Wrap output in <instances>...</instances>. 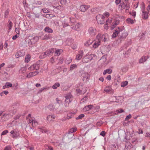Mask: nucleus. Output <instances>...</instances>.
Masks as SVG:
<instances>
[{
  "mask_svg": "<svg viewBox=\"0 0 150 150\" xmlns=\"http://www.w3.org/2000/svg\"><path fill=\"white\" fill-rule=\"evenodd\" d=\"M34 65L35 68V70L38 69L40 67V66L39 64H33Z\"/></svg>",
  "mask_w": 150,
  "mask_h": 150,
  "instance_id": "52",
  "label": "nucleus"
},
{
  "mask_svg": "<svg viewBox=\"0 0 150 150\" xmlns=\"http://www.w3.org/2000/svg\"><path fill=\"white\" fill-rule=\"evenodd\" d=\"M33 14L35 15V18H39L40 17V15L41 14V12H39L38 13H36Z\"/></svg>",
  "mask_w": 150,
  "mask_h": 150,
  "instance_id": "42",
  "label": "nucleus"
},
{
  "mask_svg": "<svg viewBox=\"0 0 150 150\" xmlns=\"http://www.w3.org/2000/svg\"><path fill=\"white\" fill-rule=\"evenodd\" d=\"M4 150H11V148L10 146H6Z\"/></svg>",
  "mask_w": 150,
  "mask_h": 150,
  "instance_id": "63",
  "label": "nucleus"
},
{
  "mask_svg": "<svg viewBox=\"0 0 150 150\" xmlns=\"http://www.w3.org/2000/svg\"><path fill=\"white\" fill-rule=\"evenodd\" d=\"M112 19L110 18H108L106 20V23H107V24L108 23H111V22H112Z\"/></svg>",
  "mask_w": 150,
  "mask_h": 150,
  "instance_id": "51",
  "label": "nucleus"
},
{
  "mask_svg": "<svg viewBox=\"0 0 150 150\" xmlns=\"http://www.w3.org/2000/svg\"><path fill=\"white\" fill-rule=\"evenodd\" d=\"M52 38V37L50 34H45L42 35L41 36L42 39L43 40H47L51 39Z\"/></svg>",
  "mask_w": 150,
  "mask_h": 150,
  "instance_id": "14",
  "label": "nucleus"
},
{
  "mask_svg": "<svg viewBox=\"0 0 150 150\" xmlns=\"http://www.w3.org/2000/svg\"><path fill=\"white\" fill-rule=\"evenodd\" d=\"M95 56L96 55L93 54L86 55L82 59V62L83 63H87L91 61Z\"/></svg>",
  "mask_w": 150,
  "mask_h": 150,
  "instance_id": "3",
  "label": "nucleus"
},
{
  "mask_svg": "<svg viewBox=\"0 0 150 150\" xmlns=\"http://www.w3.org/2000/svg\"><path fill=\"white\" fill-rule=\"evenodd\" d=\"M30 57L29 56H27L25 58V62L28 63L30 60Z\"/></svg>",
  "mask_w": 150,
  "mask_h": 150,
  "instance_id": "48",
  "label": "nucleus"
},
{
  "mask_svg": "<svg viewBox=\"0 0 150 150\" xmlns=\"http://www.w3.org/2000/svg\"><path fill=\"white\" fill-rule=\"evenodd\" d=\"M84 117V115L83 114H81L79 115L78 117L76 118V119L79 120L82 118Z\"/></svg>",
  "mask_w": 150,
  "mask_h": 150,
  "instance_id": "45",
  "label": "nucleus"
},
{
  "mask_svg": "<svg viewBox=\"0 0 150 150\" xmlns=\"http://www.w3.org/2000/svg\"><path fill=\"white\" fill-rule=\"evenodd\" d=\"M38 123L36 120H33L32 122V125L33 127L35 126L38 125Z\"/></svg>",
  "mask_w": 150,
  "mask_h": 150,
  "instance_id": "44",
  "label": "nucleus"
},
{
  "mask_svg": "<svg viewBox=\"0 0 150 150\" xmlns=\"http://www.w3.org/2000/svg\"><path fill=\"white\" fill-rule=\"evenodd\" d=\"M60 86V84L59 83L57 82L56 83L54 84L52 87V88L54 89H56L57 88V87Z\"/></svg>",
  "mask_w": 150,
  "mask_h": 150,
  "instance_id": "27",
  "label": "nucleus"
},
{
  "mask_svg": "<svg viewBox=\"0 0 150 150\" xmlns=\"http://www.w3.org/2000/svg\"><path fill=\"white\" fill-rule=\"evenodd\" d=\"M10 133L12 135V137L13 138H15L18 137L19 135L18 130L16 129H14L11 131L10 132Z\"/></svg>",
  "mask_w": 150,
  "mask_h": 150,
  "instance_id": "7",
  "label": "nucleus"
},
{
  "mask_svg": "<svg viewBox=\"0 0 150 150\" xmlns=\"http://www.w3.org/2000/svg\"><path fill=\"white\" fill-rule=\"evenodd\" d=\"M44 30L45 32H47L48 33H52L53 32V30L50 28L49 27H46L45 29Z\"/></svg>",
  "mask_w": 150,
  "mask_h": 150,
  "instance_id": "24",
  "label": "nucleus"
},
{
  "mask_svg": "<svg viewBox=\"0 0 150 150\" xmlns=\"http://www.w3.org/2000/svg\"><path fill=\"white\" fill-rule=\"evenodd\" d=\"M83 55V50H80L78 52V54L76 55V60L77 61L80 60Z\"/></svg>",
  "mask_w": 150,
  "mask_h": 150,
  "instance_id": "10",
  "label": "nucleus"
},
{
  "mask_svg": "<svg viewBox=\"0 0 150 150\" xmlns=\"http://www.w3.org/2000/svg\"><path fill=\"white\" fill-rule=\"evenodd\" d=\"M76 91L79 93H81V94H84L86 92V90L85 88H82V89H81V88H79L77 89H76Z\"/></svg>",
  "mask_w": 150,
  "mask_h": 150,
  "instance_id": "20",
  "label": "nucleus"
},
{
  "mask_svg": "<svg viewBox=\"0 0 150 150\" xmlns=\"http://www.w3.org/2000/svg\"><path fill=\"white\" fill-rule=\"evenodd\" d=\"M129 14L132 15V16H133L134 18L135 17L136 15V12L135 11H133L132 12H129Z\"/></svg>",
  "mask_w": 150,
  "mask_h": 150,
  "instance_id": "50",
  "label": "nucleus"
},
{
  "mask_svg": "<svg viewBox=\"0 0 150 150\" xmlns=\"http://www.w3.org/2000/svg\"><path fill=\"white\" fill-rule=\"evenodd\" d=\"M72 61L70 57L67 58L66 60V62L67 64H69Z\"/></svg>",
  "mask_w": 150,
  "mask_h": 150,
  "instance_id": "40",
  "label": "nucleus"
},
{
  "mask_svg": "<svg viewBox=\"0 0 150 150\" xmlns=\"http://www.w3.org/2000/svg\"><path fill=\"white\" fill-rule=\"evenodd\" d=\"M47 120L48 121H51L52 120V115H49L47 116Z\"/></svg>",
  "mask_w": 150,
  "mask_h": 150,
  "instance_id": "55",
  "label": "nucleus"
},
{
  "mask_svg": "<svg viewBox=\"0 0 150 150\" xmlns=\"http://www.w3.org/2000/svg\"><path fill=\"white\" fill-rule=\"evenodd\" d=\"M96 18L99 24H102L105 23V21L104 15L99 14L96 16Z\"/></svg>",
  "mask_w": 150,
  "mask_h": 150,
  "instance_id": "4",
  "label": "nucleus"
},
{
  "mask_svg": "<svg viewBox=\"0 0 150 150\" xmlns=\"http://www.w3.org/2000/svg\"><path fill=\"white\" fill-rule=\"evenodd\" d=\"M24 55V53H23L21 51H19L17 52L16 54V56L17 58H18L19 57L23 56Z\"/></svg>",
  "mask_w": 150,
  "mask_h": 150,
  "instance_id": "23",
  "label": "nucleus"
},
{
  "mask_svg": "<svg viewBox=\"0 0 150 150\" xmlns=\"http://www.w3.org/2000/svg\"><path fill=\"white\" fill-rule=\"evenodd\" d=\"M114 19L110 27L111 29L113 30L115 28L117 25L120 23V21L118 18H120V16L119 15L115 14L114 16Z\"/></svg>",
  "mask_w": 150,
  "mask_h": 150,
  "instance_id": "2",
  "label": "nucleus"
},
{
  "mask_svg": "<svg viewBox=\"0 0 150 150\" xmlns=\"http://www.w3.org/2000/svg\"><path fill=\"white\" fill-rule=\"evenodd\" d=\"M128 84V82L127 81H125L121 83V86L122 87H124L127 86Z\"/></svg>",
  "mask_w": 150,
  "mask_h": 150,
  "instance_id": "39",
  "label": "nucleus"
},
{
  "mask_svg": "<svg viewBox=\"0 0 150 150\" xmlns=\"http://www.w3.org/2000/svg\"><path fill=\"white\" fill-rule=\"evenodd\" d=\"M127 5V2L126 3H125L123 2L122 4H121L119 5L118 8L120 10H122L123 9H125Z\"/></svg>",
  "mask_w": 150,
  "mask_h": 150,
  "instance_id": "16",
  "label": "nucleus"
},
{
  "mask_svg": "<svg viewBox=\"0 0 150 150\" xmlns=\"http://www.w3.org/2000/svg\"><path fill=\"white\" fill-rule=\"evenodd\" d=\"M77 67V65L75 64H73L71 65L70 67V70H72L76 68Z\"/></svg>",
  "mask_w": 150,
  "mask_h": 150,
  "instance_id": "37",
  "label": "nucleus"
},
{
  "mask_svg": "<svg viewBox=\"0 0 150 150\" xmlns=\"http://www.w3.org/2000/svg\"><path fill=\"white\" fill-rule=\"evenodd\" d=\"M39 72L37 71L34 72H30L27 75L26 77L27 78H30L32 77L35 76L38 74Z\"/></svg>",
  "mask_w": 150,
  "mask_h": 150,
  "instance_id": "13",
  "label": "nucleus"
},
{
  "mask_svg": "<svg viewBox=\"0 0 150 150\" xmlns=\"http://www.w3.org/2000/svg\"><path fill=\"white\" fill-rule=\"evenodd\" d=\"M90 7L89 5H81L79 8L80 10L82 12H84Z\"/></svg>",
  "mask_w": 150,
  "mask_h": 150,
  "instance_id": "12",
  "label": "nucleus"
},
{
  "mask_svg": "<svg viewBox=\"0 0 150 150\" xmlns=\"http://www.w3.org/2000/svg\"><path fill=\"white\" fill-rule=\"evenodd\" d=\"M112 69H108L106 70H105L103 71V75H105L106 73L110 74L112 73Z\"/></svg>",
  "mask_w": 150,
  "mask_h": 150,
  "instance_id": "26",
  "label": "nucleus"
},
{
  "mask_svg": "<svg viewBox=\"0 0 150 150\" xmlns=\"http://www.w3.org/2000/svg\"><path fill=\"white\" fill-rule=\"evenodd\" d=\"M32 10L33 13L41 12V9L39 7H34L32 8Z\"/></svg>",
  "mask_w": 150,
  "mask_h": 150,
  "instance_id": "18",
  "label": "nucleus"
},
{
  "mask_svg": "<svg viewBox=\"0 0 150 150\" xmlns=\"http://www.w3.org/2000/svg\"><path fill=\"white\" fill-rule=\"evenodd\" d=\"M42 11L44 13H46L49 12V11L46 8H43L41 9V11Z\"/></svg>",
  "mask_w": 150,
  "mask_h": 150,
  "instance_id": "53",
  "label": "nucleus"
},
{
  "mask_svg": "<svg viewBox=\"0 0 150 150\" xmlns=\"http://www.w3.org/2000/svg\"><path fill=\"white\" fill-rule=\"evenodd\" d=\"M89 34L91 36L95 35L96 34V29L92 27H90L88 30Z\"/></svg>",
  "mask_w": 150,
  "mask_h": 150,
  "instance_id": "11",
  "label": "nucleus"
},
{
  "mask_svg": "<svg viewBox=\"0 0 150 150\" xmlns=\"http://www.w3.org/2000/svg\"><path fill=\"white\" fill-rule=\"evenodd\" d=\"M8 30H11L12 26L13 23L10 20H9L8 21Z\"/></svg>",
  "mask_w": 150,
  "mask_h": 150,
  "instance_id": "33",
  "label": "nucleus"
},
{
  "mask_svg": "<svg viewBox=\"0 0 150 150\" xmlns=\"http://www.w3.org/2000/svg\"><path fill=\"white\" fill-rule=\"evenodd\" d=\"M124 112V110L122 109H120L119 110H116V112L117 114L122 113Z\"/></svg>",
  "mask_w": 150,
  "mask_h": 150,
  "instance_id": "47",
  "label": "nucleus"
},
{
  "mask_svg": "<svg viewBox=\"0 0 150 150\" xmlns=\"http://www.w3.org/2000/svg\"><path fill=\"white\" fill-rule=\"evenodd\" d=\"M53 49L47 50L44 52L43 56L42 55H40V57L41 59L47 56H49L51 53H53Z\"/></svg>",
  "mask_w": 150,
  "mask_h": 150,
  "instance_id": "6",
  "label": "nucleus"
},
{
  "mask_svg": "<svg viewBox=\"0 0 150 150\" xmlns=\"http://www.w3.org/2000/svg\"><path fill=\"white\" fill-rule=\"evenodd\" d=\"M3 93L5 95H7L8 93V92L7 91H4L3 92L1 93V94H0L1 95V96H2V94H3Z\"/></svg>",
  "mask_w": 150,
  "mask_h": 150,
  "instance_id": "62",
  "label": "nucleus"
},
{
  "mask_svg": "<svg viewBox=\"0 0 150 150\" xmlns=\"http://www.w3.org/2000/svg\"><path fill=\"white\" fill-rule=\"evenodd\" d=\"M122 0H115V2L116 5L119 4L121 2Z\"/></svg>",
  "mask_w": 150,
  "mask_h": 150,
  "instance_id": "64",
  "label": "nucleus"
},
{
  "mask_svg": "<svg viewBox=\"0 0 150 150\" xmlns=\"http://www.w3.org/2000/svg\"><path fill=\"white\" fill-rule=\"evenodd\" d=\"M92 40H89L85 43L84 45L86 46H88L92 43Z\"/></svg>",
  "mask_w": 150,
  "mask_h": 150,
  "instance_id": "29",
  "label": "nucleus"
},
{
  "mask_svg": "<svg viewBox=\"0 0 150 150\" xmlns=\"http://www.w3.org/2000/svg\"><path fill=\"white\" fill-rule=\"evenodd\" d=\"M28 69L30 71H33L35 70L34 65V64L31 66Z\"/></svg>",
  "mask_w": 150,
  "mask_h": 150,
  "instance_id": "56",
  "label": "nucleus"
},
{
  "mask_svg": "<svg viewBox=\"0 0 150 150\" xmlns=\"http://www.w3.org/2000/svg\"><path fill=\"white\" fill-rule=\"evenodd\" d=\"M88 99V97L87 96H85L81 100V101L82 102H83L85 100H86Z\"/></svg>",
  "mask_w": 150,
  "mask_h": 150,
  "instance_id": "59",
  "label": "nucleus"
},
{
  "mask_svg": "<svg viewBox=\"0 0 150 150\" xmlns=\"http://www.w3.org/2000/svg\"><path fill=\"white\" fill-rule=\"evenodd\" d=\"M81 25V24L80 23H75V25H73V26L71 27V28L76 30L77 29L79 28Z\"/></svg>",
  "mask_w": 150,
  "mask_h": 150,
  "instance_id": "15",
  "label": "nucleus"
},
{
  "mask_svg": "<svg viewBox=\"0 0 150 150\" xmlns=\"http://www.w3.org/2000/svg\"><path fill=\"white\" fill-rule=\"evenodd\" d=\"M9 11L8 9L6 11L4 14V17L5 18H6L8 17V15L9 13Z\"/></svg>",
  "mask_w": 150,
  "mask_h": 150,
  "instance_id": "43",
  "label": "nucleus"
},
{
  "mask_svg": "<svg viewBox=\"0 0 150 150\" xmlns=\"http://www.w3.org/2000/svg\"><path fill=\"white\" fill-rule=\"evenodd\" d=\"M147 59V57H142L139 60V63H143Z\"/></svg>",
  "mask_w": 150,
  "mask_h": 150,
  "instance_id": "25",
  "label": "nucleus"
},
{
  "mask_svg": "<svg viewBox=\"0 0 150 150\" xmlns=\"http://www.w3.org/2000/svg\"><path fill=\"white\" fill-rule=\"evenodd\" d=\"M126 21L129 24H132L134 23V21L133 19L131 18H129L127 19Z\"/></svg>",
  "mask_w": 150,
  "mask_h": 150,
  "instance_id": "35",
  "label": "nucleus"
},
{
  "mask_svg": "<svg viewBox=\"0 0 150 150\" xmlns=\"http://www.w3.org/2000/svg\"><path fill=\"white\" fill-rule=\"evenodd\" d=\"M6 85L7 86V87H12V83H10L6 82Z\"/></svg>",
  "mask_w": 150,
  "mask_h": 150,
  "instance_id": "61",
  "label": "nucleus"
},
{
  "mask_svg": "<svg viewBox=\"0 0 150 150\" xmlns=\"http://www.w3.org/2000/svg\"><path fill=\"white\" fill-rule=\"evenodd\" d=\"M64 106L65 107H68L69 105V103L71 102L65 100Z\"/></svg>",
  "mask_w": 150,
  "mask_h": 150,
  "instance_id": "41",
  "label": "nucleus"
},
{
  "mask_svg": "<svg viewBox=\"0 0 150 150\" xmlns=\"http://www.w3.org/2000/svg\"><path fill=\"white\" fill-rule=\"evenodd\" d=\"M121 32H122V29L119 27H118L115 30V32H113L112 35V38H115Z\"/></svg>",
  "mask_w": 150,
  "mask_h": 150,
  "instance_id": "9",
  "label": "nucleus"
},
{
  "mask_svg": "<svg viewBox=\"0 0 150 150\" xmlns=\"http://www.w3.org/2000/svg\"><path fill=\"white\" fill-rule=\"evenodd\" d=\"M8 132V130H5L2 132V133L1 134V135H5Z\"/></svg>",
  "mask_w": 150,
  "mask_h": 150,
  "instance_id": "60",
  "label": "nucleus"
},
{
  "mask_svg": "<svg viewBox=\"0 0 150 150\" xmlns=\"http://www.w3.org/2000/svg\"><path fill=\"white\" fill-rule=\"evenodd\" d=\"M100 42H98L96 41V42H95L94 43L93 45V47L95 48H97L100 44Z\"/></svg>",
  "mask_w": 150,
  "mask_h": 150,
  "instance_id": "30",
  "label": "nucleus"
},
{
  "mask_svg": "<svg viewBox=\"0 0 150 150\" xmlns=\"http://www.w3.org/2000/svg\"><path fill=\"white\" fill-rule=\"evenodd\" d=\"M70 21V22H69V24L71 27L73 26V25H75V19L73 18H70L69 19V21Z\"/></svg>",
  "mask_w": 150,
  "mask_h": 150,
  "instance_id": "22",
  "label": "nucleus"
},
{
  "mask_svg": "<svg viewBox=\"0 0 150 150\" xmlns=\"http://www.w3.org/2000/svg\"><path fill=\"white\" fill-rule=\"evenodd\" d=\"M56 100L57 102V104H58L59 105L61 103H62V101L60 100L58 98H57L56 99Z\"/></svg>",
  "mask_w": 150,
  "mask_h": 150,
  "instance_id": "58",
  "label": "nucleus"
},
{
  "mask_svg": "<svg viewBox=\"0 0 150 150\" xmlns=\"http://www.w3.org/2000/svg\"><path fill=\"white\" fill-rule=\"evenodd\" d=\"M132 117V115H131L129 114V115H127L126 118L125 120H128L130 119Z\"/></svg>",
  "mask_w": 150,
  "mask_h": 150,
  "instance_id": "57",
  "label": "nucleus"
},
{
  "mask_svg": "<svg viewBox=\"0 0 150 150\" xmlns=\"http://www.w3.org/2000/svg\"><path fill=\"white\" fill-rule=\"evenodd\" d=\"M72 97V95L70 94H67L66 96H65V99H67L69 100H72L71 99Z\"/></svg>",
  "mask_w": 150,
  "mask_h": 150,
  "instance_id": "32",
  "label": "nucleus"
},
{
  "mask_svg": "<svg viewBox=\"0 0 150 150\" xmlns=\"http://www.w3.org/2000/svg\"><path fill=\"white\" fill-rule=\"evenodd\" d=\"M72 116V113H69L67 114V118L68 119H71V118Z\"/></svg>",
  "mask_w": 150,
  "mask_h": 150,
  "instance_id": "54",
  "label": "nucleus"
},
{
  "mask_svg": "<svg viewBox=\"0 0 150 150\" xmlns=\"http://www.w3.org/2000/svg\"><path fill=\"white\" fill-rule=\"evenodd\" d=\"M61 50H57L55 52L54 54L56 56H59L60 55V52L61 51Z\"/></svg>",
  "mask_w": 150,
  "mask_h": 150,
  "instance_id": "36",
  "label": "nucleus"
},
{
  "mask_svg": "<svg viewBox=\"0 0 150 150\" xmlns=\"http://www.w3.org/2000/svg\"><path fill=\"white\" fill-rule=\"evenodd\" d=\"M59 106V105H58L57 103H54L53 104H50L48 108L50 110H54L57 109Z\"/></svg>",
  "mask_w": 150,
  "mask_h": 150,
  "instance_id": "8",
  "label": "nucleus"
},
{
  "mask_svg": "<svg viewBox=\"0 0 150 150\" xmlns=\"http://www.w3.org/2000/svg\"><path fill=\"white\" fill-rule=\"evenodd\" d=\"M122 32L119 33V36L117 41L119 43H121L122 41L124 40L125 39L127 36L128 33L125 31V30H124V27H123L122 29Z\"/></svg>",
  "mask_w": 150,
  "mask_h": 150,
  "instance_id": "1",
  "label": "nucleus"
},
{
  "mask_svg": "<svg viewBox=\"0 0 150 150\" xmlns=\"http://www.w3.org/2000/svg\"><path fill=\"white\" fill-rule=\"evenodd\" d=\"M82 77H83V81L85 82H86L88 78V73L84 72V73H83L82 74Z\"/></svg>",
  "mask_w": 150,
  "mask_h": 150,
  "instance_id": "17",
  "label": "nucleus"
},
{
  "mask_svg": "<svg viewBox=\"0 0 150 150\" xmlns=\"http://www.w3.org/2000/svg\"><path fill=\"white\" fill-rule=\"evenodd\" d=\"M101 34H98L96 37V40L98 42H100L101 41Z\"/></svg>",
  "mask_w": 150,
  "mask_h": 150,
  "instance_id": "31",
  "label": "nucleus"
},
{
  "mask_svg": "<svg viewBox=\"0 0 150 150\" xmlns=\"http://www.w3.org/2000/svg\"><path fill=\"white\" fill-rule=\"evenodd\" d=\"M106 34H103L102 36H101V40L102 41L105 42L106 40V36H107Z\"/></svg>",
  "mask_w": 150,
  "mask_h": 150,
  "instance_id": "34",
  "label": "nucleus"
},
{
  "mask_svg": "<svg viewBox=\"0 0 150 150\" xmlns=\"http://www.w3.org/2000/svg\"><path fill=\"white\" fill-rule=\"evenodd\" d=\"M104 91L107 93H109L110 91H112V92L113 93V90L112 89L110 86L105 87V88Z\"/></svg>",
  "mask_w": 150,
  "mask_h": 150,
  "instance_id": "21",
  "label": "nucleus"
},
{
  "mask_svg": "<svg viewBox=\"0 0 150 150\" xmlns=\"http://www.w3.org/2000/svg\"><path fill=\"white\" fill-rule=\"evenodd\" d=\"M76 130V127H74L70 129L69 130L68 133L67 134V137L69 139H70L72 138L73 136V134H70V133H72L74 132Z\"/></svg>",
  "mask_w": 150,
  "mask_h": 150,
  "instance_id": "5",
  "label": "nucleus"
},
{
  "mask_svg": "<svg viewBox=\"0 0 150 150\" xmlns=\"http://www.w3.org/2000/svg\"><path fill=\"white\" fill-rule=\"evenodd\" d=\"M65 20V21L64 20V23H63V27H65L69 25L68 22L67 21V20L66 19Z\"/></svg>",
  "mask_w": 150,
  "mask_h": 150,
  "instance_id": "38",
  "label": "nucleus"
},
{
  "mask_svg": "<svg viewBox=\"0 0 150 150\" xmlns=\"http://www.w3.org/2000/svg\"><path fill=\"white\" fill-rule=\"evenodd\" d=\"M38 40V38L37 36L34 37L31 39V41L35 43Z\"/></svg>",
  "mask_w": 150,
  "mask_h": 150,
  "instance_id": "28",
  "label": "nucleus"
},
{
  "mask_svg": "<svg viewBox=\"0 0 150 150\" xmlns=\"http://www.w3.org/2000/svg\"><path fill=\"white\" fill-rule=\"evenodd\" d=\"M142 18L143 19H146L149 17V15L147 12L142 11Z\"/></svg>",
  "mask_w": 150,
  "mask_h": 150,
  "instance_id": "19",
  "label": "nucleus"
},
{
  "mask_svg": "<svg viewBox=\"0 0 150 150\" xmlns=\"http://www.w3.org/2000/svg\"><path fill=\"white\" fill-rule=\"evenodd\" d=\"M60 3L62 5H66L67 3V0H61Z\"/></svg>",
  "mask_w": 150,
  "mask_h": 150,
  "instance_id": "49",
  "label": "nucleus"
},
{
  "mask_svg": "<svg viewBox=\"0 0 150 150\" xmlns=\"http://www.w3.org/2000/svg\"><path fill=\"white\" fill-rule=\"evenodd\" d=\"M45 147L47 150H53L52 147L51 146L46 145L45 146Z\"/></svg>",
  "mask_w": 150,
  "mask_h": 150,
  "instance_id": "46",
  "label": "nucleus"
}]
</instances>
